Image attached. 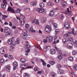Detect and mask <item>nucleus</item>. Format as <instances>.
I'll return each instance as SVG.
<instances>
[{
  "instance_id": "obj_27",
  "label": "nucleus",
  "mask_w": 77,
  "mask_h": 77,
  "mask_svg": "<svg viewBox=\"0 0 77 77\" xmlns=\"http://www.w3.org/2000/svg\"><path fill=\"white\" fill-rule=\"evenodd\" d=\"M60 18L62 20H63V18H64V16L63 15V14H61L59 16Z\"/></svg>"
},
{
  "instance_id": "obj_51",
  "label": "nucleus",
  "mask_w": 77,
  "mask_h": 77,
  "mask_svg": "<svg viewBox=\"0 0 77 77\" xmlns=\"http://www.w3.org/2000/svg\"><path fill=\"white\" fill-rule=\"evenodd\" d=\"M34 71H38V68L36 67H34Z\"/></svg>"
},
{
  "instance_id": "obj_58",
  "label": "nucleus",
  "mask_w": 77,
  "mask_h": 77,
  "mask_svg": "<svg viewBox=\"0 0 77 77\" xmlns=\"http://www.w3.org/2000/svg\"><path fill=\"white\" fill-rule=\"evenodd\" d=\"M9 26H11V27H12V22H10Z\"/></svg>"
},
{
  "instance_id": "obj_45",
  "label": "nucleus",
  "mask_w": 77,
  "mask_h": 77,
  "mask_svg": "<svg viewBox=\"0 0 77 77\" xmlns=\"http://www.w3.org/2000/svg\"><path fill=\"white\" fill-rule=\"evenodd\" d=\"M25 51L26 53H29V52L30 51V49H29V48H26L25 49Z\"/></svg>"
},
{
  "instance_id": "obj_29",
  "label": "nucleus",
  "mask_w": 77,
  "mask_h": 77,
  "mask_svg": "<svg viewBox=\"0 0 77 77\" xmlns=\"http://www.w3.org/2000/svg\"><path fill=\"white\" fill-rule=\"evenodd\" d=\"M15 42L16 44H20V39L17 38V39L16 41Z\"/></svg>"
},
{
  "instance_id": "obj_9",
  "label": "nucleus",
  "mask_w": 77,
  "mask_h": 77,
  "mask_svg": "<svg viewBox=\"0 0 77 77\" xmlns=\"http://www.w3.org/2000/svg\"><path fill=\"white\" fill-rule=\"evenodd\" d=\"M26 67V65L22 64L21 66V68H22V69H24L25 68H30V66H28L27 67Z\"/></svg>"
},
{
  "instance_id": "obj_4",
  "label": "nucleus",
  "mask_w": 77,
  "mask_h": 77,
  "mask_svg": "<svg viewBox=\"0 0 77 77\" xmlns=\"http://www.w3.org/2000/svg\"><path fill=\"white\" fill-rule=\"evenodd\" d=\"M3 2V3L1 4V6L2 8L5 9V8H6V5H7V1H6V0H4Z\"/></svg>"
},
{
  "instance_id": "obj_23",
  "label": "nucleus",
  "mask_w": 77,
  "mask_h": 77,
  "mask_svg": "<svg viewBox=\"0 0 77 77\" xmlns=\"http://www.w3.org/2000/svg\"><path fill=\"white\" fill-rule=\"evenodd\" d=\"M74 40L72 39V38L71 37H69L67 38V41H68L69 42H71L72 41L73 42V40Z\"/></svg>"
},
{
  "instance_id": "obj_30",
  "label": "nucleus",
  "mask_w": 77,
  "mask_h": 77,
  "mask_svg": "<svg viewBox=\"0 0 77 77\" xmlns=\"http://www.w3.org/2000/svg\"><path fill=\"white\" fill-rule=\"evenodd\" d=\"M46 20H47L46 19V18H44L42 19V22L43 23H45V22H46Z\"/></svg>"
},
{
  "instance_id": "obj_14",
  "label": "nucleus",
  "mask_w": 77,
  "mask_h": 77,
  "mask_svg": "<svg viewBox=\"0 0 77 77\" xmlns=\"http://www.w3.org/2000/svg\"><path fill=\"white\" fill-rule=\"evenodd\" d=\"M32 23H35L36 24H39V21L37 19H34L32 21Z\"/></svg>"
},
{
  "instance_id": "obj_26",
  "label": "nucleus",
  "mask_w": 77,
  "mask_h": 77,
  "mask_svg": "<svg viewBox=\"0 0 77 77\" xmlns=\"http://www.w3.org/2000/svg\"><path fill=\"white\" fill-rule=\"evenodd\" d=\"M2 16L3 17L2 18V20H5L6 19L5 18H8V16L5 15H3Z\"/></svg>"
},
{
  "instance_id": "obj_20",
  "label": "nucleus",
  "mask_w": 77,
  "mask_h": 77,
  "mask_svg": "<svg viewBox=\"0 0 77 77\" xmlns=\"http://www.w3.org/2000/svg\"><path fill=\"white\" fill-rule=\"evenodd\" d=\"M8 43L9 45H12L13 43H12V39H9L8 41Z\"/></svg>"
},
{
  "instance_id": "obj_38",
  "label": "nucleus",
  "mask_w": 77,
  "mask_h": 77,
  "mask_svg": "<svg viewBox=\"0 0 77 77\" xmlns=\"http://www.w3.org/2000/svg\"><path fill=\"white\" fill-rule=\"evenodd\" d=\"M31 5L32 6H35L36 5V3L32 2L31 3Z\"/></svg>"
},
{
  "instance_id": "obj_6",
  "label": "nucleus",
  "mask_w": 77,
  "mask_h": 77,
  "mask_svg": "<svg viewBox=\"0 0 77 77\" xmlns=\"http://www.w3.org/2000/svg\"><path fill=\"white\" fill-rule=\"evenodd\" d=\"M64 27L67 29H69L70 28V25L68 22H65L64 23Z\"/></svg>"
},
{
  "instance_id": "obj_25",
  "label": "nucleus",
  "mask_w": 77,
  "mask_h": 77,
  "mask_svg": "<svg viewBox=\"0 0 77 77\" xmlns=\"http://www.w3.org/2000/svg\"><path fill=\"white\" fill-rule=\"evenodd\" d=\"M49 15L51 17L53 16V15H54V12L53 11H51V12H50L49 13Z\"/></svg>"
},
{
  "instance_id": "obj_50",
  "label": "nucleus",
  "mask_w": 77,
  "mask_h": 77,
  "mask_svg": "<svg viewBox=\"0 0 77 77\" xmlns=\"http://www.w3.org/2000/svg\"><path fill=\"white\" fill-rule=\"evenodd\" d=\"M14 48L11 46L10 48V51L11 52L12 51Z\"/></svg>"
},
{
  "instance_id": "obj_18",
  "label": "nucleus",
  "mask_w": 77,
  "mask_h": 77,
  "mask_svg": "<svg viewBox=\"0 0 77 77\" xmlns=\"http://www.w3.org/2000/svg\"><path fill=\"white\" fill-rule=\"evenodd\" d=\"M55 48L57 52V54H60V53L61 52V51L59 50L58 48H57V47H55Z\"/></svg>"
},
{
  "instance_id": "obj_56",
  "label": "nucleus",
  "mask_w": 77,
  "mask_h": 77,
  "mask_svg": "<svg viewBox=\"0 0 77 77\" xmlns=\"http://www.w3.org/2000/svg\"><path fill=\"white\" fill-rule=\"evenodd\" d=\"M54 40H57V37L56 36H54Z\"/></svg>"
},
{
  "instance_id": "obj_17",
  "label": "nucleus",
  "mask_w": 77,
  "mask_h": 77,
  "mask_svg": "<svg viewBox=\"0 0 77 77\" xmlns=\"http://www.w3.org/2000/svg\"><path fill=\"white\" fill-rule=\"evenodd\" d=\"M5 31L6 33H8L9 32H10V29L8 27H6L5 29Z\"/></svg>"
},
{
  "instance_id": "obj_63",
  "label": "nucleus",
  "mask_w": 77,
  "mask_h": 77,
  "mask_svg": "<svg viewBox=\"0 0 77 77\" xmlns=\"http://www.w3.org/2000/svg\"><path fill=\"white\" fill-rule=\"evenodd\" d=\"M24 77H28V74H27L26 73L25 74V75L24 76Z\"/></svg>"
},
{
  "instance_id": "obj_40",
  "label": "nucleus",
  "mask_w": 77,
  "mask_h": 77,
  "mask_svg": "<svg viewBox=\"0 0 77 77\" xmlns=\"http://www.w3.org/2000/svg\"><path fill=\"white\" fill-rule=\"evenodd\" d=\"M63 41V43H66L67 42V40L65 38H63L62 40Z\"/></svg>"
},
{
  "instance_id": "obj_41",
  "label": "nucleus",
  "mask_w": 77,
  "mask_h": 77,
  "mask_svg": "<svg viewBox=\"0 0 77 77\" xmlns=\"http://www.w3.org/2000/svg\"><path fill=\"white\" fill-rule=\"evenodd\" d=\"M54 29H56L57 27V25L56 23H54Z\"/></svg>"
},
{
  "instance_id": "obj_64",
  "label": "nucleus",
  "mask_w": 77,
  "mask_h": 77,
  "mask_svg": "<svg viewBox=\"0 0 77 77\" xmlns=\"http://www.w3.org/2000/svg\"><path fill=\"white\" fill-rule=\"evenodd\" d=\"M8 23L7 22H5L4 23V24L5 25H8Z\"/></svg>"
},
{
  "instance_id": "obj_33",
  "label": "nucleus",
  "mask_w": 77,
  "mask_h": 77,
  "mask_svg": "<svg viewBox=\"0 0 77 77\" xmlns=\"http://www.w3.org/2000/svg\"><path fill=\"white\" fill-rule=\"evenodd\" d=\"M21 9H20L19 8H17V10L16 11V12L17 13H20V12H21Z\"/></svg>"
},
{
  "instance_id": "obj_57",
  "label": "nucleus",
  "mask_w": 77,
  "mask_h": 77,
  "mask_svg": "<svg viewBox=\"0 0 77 77\" xmlns=\"http://www.w3.org/2000/svg\"><path fill=\"white\" fill-rule=\"evenodd\" d=\"M12 29H16V26H12Z\"/></svg>"
},
{
  "instance_id": "obj_46",
  "label": "nucleus",
  "mask_w": 77,
  "mask_h": 77,
  "mask_svg": "<svg viewBox=\"0 0 77 77\" xmlns=\"http://www.w3.org/2000/svg\"><path fill=\"white\" fill-rule=\"evenodd\" d=\"M48 5L50 6H53V5H54V4L51 2H49L48 3Z\"/></svg>"
},
{
  "instance_id": "obj_59",
  "label": "nucleus",
  "mask_w": 77,
  "mask_h": 77,
  "mask_svg": "<svg viewBox=\"0 0 77 77\" xmlns=\"http://www.w3.org/2000/svg\"><path fill=\"white\" fill-rule=\"evenodd\" d=\"M36 48H38V49H41V47L40 46H37L36 47Z\"/></svg>"
},
{
  "instance_id": "obj_35",
  "label": "nucleus",
  "mask_w": 77,
  "mask_h": 77,
  "mask_svg": "<svg viewBox=\"0 0 77 77\" xmlns=\"http://www.w3.org/2000/svg\"><path fill=\"white\" fill-rule=\"evenodd\" d=\"M58 59L59 60H61L62 59V56L60 55H59L58 56Z\"/></svg>"
},
{
  "instance_id": "obj_22",
  "label": "nucleus",
  "mask_w": 77,
  "mask_h": 77,
  "mask_svg": "<svg viewBox=\"0 0 77 77\" xmlns=\"http://www.w3.org/2000/svg\"><path fill=\"white\" fill-rule=\"evenodd\" d=\"M66 5V2L65 1H63L62 3V6L63 7L65 6Z\"/></svg>"
},
{
  "instance_id": "obj_54",
  "label": "nucleus",
  "mask_w": 77,
  "mask_h": 77,
  "mask_svg": "<svg viewBox=\"0 0 77 77\" xmlns=\"http://www.w3.org/2000/svg\"><path fill=\"white\" fill-rule=\"evenodd\" d=\"M25 23V22L24 21V20H23V21H21V24L23 26L24 25V24Z\"/></svg>"
},
{
  "instance_id": "obj_47",
  "label": "nucleus",
  "mask_w": 77,
  "mask_h": 77,
  "mask_svg": "<svg viewBox=\"0 0 77 77\" xmlns=\"http://www.w3.org/2000/svg\"><path fill=\"white\" fill-rule=\"evenodd\" d=\"M60 32V30L59 29H57L56 30L55 32V35H56L58 32Z\"/></svg>"
},
{
  "instance_id": "obj_31",
  "label": "nucleus",
  "mask_w": 77,
  "mask_h": 77,
  "mask_svg": "<svg viewBox=\"0 0 77 77\" xmlns=\"http://www.w3.org/2000/svg\"><path fill=\"white\" fill-rule=\"evenodd\" d=\"M25 61H26V60L24 58H22L20 60V61L21 62H22V63H25Z\"/></svg>"
},
{
  "instance_id": "obj_21",
  "label": "nucleus",
  "mask_w": 77,
  "mask_h": 77,
  "mask_svg": "<svg viewBox=\"0 0 77 77\" xmlns=\"http://www.w3.org/2000/svg\"><path fill=\"white\" fill-rule=\"evenodd\" d=\"M73 42L74 43V45L75 47H77V41L75 40H73Z\"/></svg>"
},
{
  "instance_id": "obj_8",
  "label": "nucleus",
  "mask_w": 77,
  "mask_h": 77,
  "mask_svg": "<svg viewBox=\"0 0 77 77\" xmlns=\"http://www.w3.org/2000/svg\"><path fill=\"white\" fill-rule=\"evenodd\" d=\"M46 39L47 40H48V41L50 42L53 41V37L51 36H47Z\"/></svg>"
},
{
  "instance_id": "obj_37",
  "label": "nucleus",
  "mask_w": 77,
  "mask_h": 77,
  "mask_svg": "<svg viewBox=\"0 0 77 77\" xmlns=\"http://www.w3.org/2000/svg\"><path fill=\"white\" fill-rule=\"evenodd\" d=\"M44 6V4L43 3H41L40 4V8H43Z\"/></svg>"
},
{
  "instance_id": "obj_42",
  "label": "nucleus",
  "mask_w": 77,
  "mask_h": 77,
  "mask_svg": "<svg viewBox=\"0 0 77 77\" xmlns=\"http://www.w3.org/2000/svg\"><path fill=\"white\" fill-rule=\"evenodd\" d=\"M74 69H75V70H77V64H76L74 65Z\"/></svg>"
},
{
  "instance_id": "obj_44",
  "label": "nucleus",
  "mask_w": 77,
  "mask_h": 77,
  "mask_svg": "<svg viewBox=\"0 0 77 77\" xmlns=\"http://www.w3.org/2000/svg\"><path fill=\"white\" fill-rule=\"evenodd\" d=\"M44 51H45V53H47V51H48V49H47V47H46V46L45 47V48H44Z\"/></svg>"
},
{
  "instance_id": "obj_61",
  "label": "nucleus",
  "mask_w": 77,
  "mask_h": 77,
  "mask_svg": "<svg viewBox=\"0 0 77 77\" xmlns=\"http://www.w3.org/2000/svg\"><path fill=\"white\" fill-rule=\"evenodd\" d=\"M42 65L44 66H45L46 65V63L45 62V61L42 63Z\"/></svg>"
},
{
  "instance_id": "obj_55",
  "label": "nucleus",
  "mask_w": 77,
  "mask_h": 77,
  "mask_svg": "<svg viewBox=\"0 0 77 77\" xmlns=\"http://www.w3.org/2000/svg\"><path fill=\"white\" fill-rule=\"evenodd\" d=\"M26 48H30V45L28 44L26 45Z\"/></svg>"
},
{
  "instance_id": "obj_13",
  "label": "nucleus",
  "mask_w": 77,
  "mask_h": 77,
  "mask_svg": "<svg viewBox=\"0 0 77 77\" xmlns=\"http://www.w3.org/2000/svg\"><path fill=\"white\" fill-rule=\"evenodd\" d=\"M63 70L62 69H58L57 71V72L59 74H63Z\"/></svg>"
},
{
  "instance_id": "obj_28",
  "label": "nucleus",
  "mask_w": 77,
  "mask_h": 77,
  "mask_svg": "<svg viewBox=\"0 0 77 77\" xmlns=\"http://www.w3.org/2000/svg\"><path fill=\"white\" fill-rule=\"evenodd\" d=\"M50 51L51 53L53 54H54V53H55V52H56V51H55L54 49H52Z\"/></svg>"
},
{
  "instance_id": "obj_3",
  "label": "nucleus",
  "mask_w": 77,
  "mask_h": 77,
  "mask_svg": "<svg viewBox=\"0 0 77 77\" xmlns=\"http://www.w3.org/2000/svg\"><path fill=\"white\" fill-rule=\"evenodd\" d=\"M45 30L46 32L50 33L51 31V27L50 26L47 25L46 26Z\"/></svg>"
},
{
  "instance_id": "obj_62",
  "label": "nucleus",
  "mask_w": 77,
  "mask_h": 77,
  "mask_svg": "<svg viewBox=\"0 0 77 77\" xmlns=\"http://www.w3.org/2000/svg\"><path fill=\"white\" fill-rule=\"evenodd\" d=\"M49 24H50L51 25H52V24H53V21H51L49 22Z\"/></svg>"
},
{
  "instance_id": "obj_10",
  "label": "nucleus",
  "mask_w": 77,
  "mask_h": 77,
  "mask_svg": "<svg viewBox=\"0 0 77 77\" xmlns=\"http://www.w3.org/2000/svg\"><path fill=\"white\" fill-rule=\"evenodd\" d=\"M10 68H11V66L10 65H8L5 66V69L8 72L10 71Z\"/></svg>"
},
{
  "instance_id": "obj_1",
  "label": "nucleus",
  "mask_w": 77,
  "mask_h": 77,
  "mask_svg": "<svg viewBox=\"0 0 77 77\" xmlns=\"http://www.w3.org/2000/svg\"><path fill=\"white\" fill-rule=\"evenodd\" d=\"M27 31L26 30L24 29L23 31V38L24 39H30L31 36L30 35H27Z\"/></svg>"
},
{
  "instance_id": "obj_2",
  "label": "nucleus",
  "mask_w": 77,
  "mask_h": 77,
  "mask_svg": "<svg viewBox=\"0 0 77 77\" xmlns=\"http://www.w3.org/2000/svg\"><path fill=\"white\" fill-rule=\"evenodd\" d=\"M73 33L74 35H76V33H74V29H72V32H69L67 34H66L64 35L63 38L64 39H66L68 37V35L69 34H71V33Z\"/></svg>"
},
{
  "instance_id": "obj_39",
  "label": "nucleus",
  "mask_w": 77,
  "mask_h": 77,
  "mask_svg": "<svg viewBox=\"0 0 77 77\" xmlns=\"http://www.w3.org/2000/svg\"><path fill=\"white\" fill-rule=\"evenodd\" d=\"M30 32H35V31L34 30H33V27H31L30 28Z\"/></svg>"
},
{
  "instance_id": "obj_60",
  "label": "nucleus",
  "mask_w": 77,
  "mask_h": 77,
  "mask_svg": "<svg viewBox=\"0 0 77 77\" xmlns=\"http://www.w3.org/2000/svg\"><path fill=\"white\" fill-rule=\"evenodd\" d=\"M43 41L44 43H47V40L45 39H44Z\"/></svg>"
},
{
  "instance_id": "obj_34",
  "label": "nucleus",
  "mask_w": 77,
  "mask_h": 77,
  "mask_svg": "<svg viewBox=\"0 0 77 77\" xmlns=\"http://www.w3.org/2000/svg\"><path fill=\"white\" fill-rule=\"evenodd\" d=\"M51 74L52 75V77H55V76H56V73L54 72H51Z\"/></svg>"
},
{
  "instance_id": "obj_16",
  "label": "nucleus",
  "mask_w": 77,
  "mask_h": 77,
  "mask_svg": "<svg viewBox=\"0 0 77 77\" xmlns=\"http://www.w3.org/2000/svg\"><path fill=\"white\" fill-rule=\"evenodd\" d=\"M67 11L66 13H65L66 14V15H68L69 16H70L71 15V11H69V8H67Z\"/></svg>"
},
{
  "instance_id": "obj_52",
  "label": "nucleus",
  "mask_w": 77,
  "mask_h": 77,
  "mask_svg": "<svg viewBox=\"0 0 77 77\" xmlns=\"http://www.w3.org/2000/svg\"><path fill=\"white\" fill-rule=\"evenodd\" d=\"M25 27L26 28H28L29 27V25L28 24H26L25 25Z\"/></svg>"
},
{
  "instance_id": "obj_11",
  "label": "nucleus",
  "mask_w": 77,
  "mask_h": 77,
  "mask_svg": "<svg viewBox=\"0 0 77 77\" xmlns=\"http://www.w3.org/2000/svg\"><path fill=\"white\" fill-rule=\"evenodd\" d=\"M68 54L67 52H66L65 51H61L60 54H62L63 56H66Z\"/></svg>"
},
{
  "instance_id": "obj_32",
  "label": "nucleus",
  "mask_w": 77,
  "mask_h": 77,
  "mask_svg": "<svg viewBox=\"0 0 77 77\" xmlns=\"http://www.w3.org/2000/svg\"><path fill=\"white\" fill-rule=\"evenodd\" d=\"M56 66H57V68H58V69H59V68H61V67L62 66H61V65H60V64H57Z\"/></svg>"
},
{
  "instance_id": "obj_49",
  "label": "nucleus",
  "mask_w": 77,
  "mask_h": 77,
  "mask_svg": "<svg viewBox=\"0 0 77 77\" xmlns=\"http://www.w3.org/2000/svg\"><path fill=\"white\" fill-rule=\"evenodd\" d=\"M77 53V51H73L72 54L73 55H74V54H76Z\"/></svg>"
},
{
  "instance_id": "obj_15",
  "label": "nucleus",
  "mask_w": 77,
  "mask_h": 77,
  "mask_svg": "<svg viewBox=\"0 0 77 77\" xmlns=\"http://www.w3.org/2000/svg\"><path fill=\"white\" fill-rule=\"evenodd\" d=\"M67 47L69 48H71L72 47V44L69 43L67 44Z\"/></svg>"
},
{
  "instance_id": "obj_53",
  "label": "nucleus",
  "mask_w": 77,
  "mask_h": 77,
  "mask_svg": "<svg viewBox=\"0 0 77 77\" xmlns=\"http://www.w3.org/2000/svg\"><path fill=\"white\" fill-rule=\"evenodd\" d=\"M46 47L47 48L48 50H50V49H51V47H50V46H46Z\"/></svg>"
},
{
  "instance_id": "obj_19",
  "label": "nucleus",
  "mask_w": 77,
  "mask_h": 77,
  "mask_svg": "<svg viewBox=\"0 0 77 77\" xmlns=\"http://www.w3.org/2000/svg\"><path fill=\"white\" fill-rule=\"evenodd\" d=\"M0 53H1V54H4L5 53V50H4V48H2L0 49Z\"/></svg>"
},
{
  "instance_id": "obj_12",
  "label": "nucleus",
  "mask_w": 77,
  "mask_h": 77,
  "mask_svg": "<svg viewBox=\"0 0 77 77\" xmlns=\"http://www.w3.org/2000/svg\"><path fill=\"white\" fill-rule=\"evenodd\" d=\"M8 11H11V12L12 13H13V14L15 13V11H14V10L12 8L9 7L8 8Z\"/></svg>"
},
{
  "instance_id": "obj_48",
  "label": "nucleus",
  "mask_w": 77,
  "mask_h": 77,
  "mask_svg": "<svg viewBox=\"0 0 77 77\" xmlns=\"http://www.w3.org/2000/svg\"><path fill=\"white\" fill-rule=\"evenodd\" d=\"M49 63L51 65H54V62L53 61H51L49 62Z\"/></svg>"
},
{
  "instance_id": "obj_5",
  "label": "nucleus",
  "mask_w": 77,
  "mask_h": 77,
  "mask_svg": "<svg viewBox=\"0 0 77 77\" xmlns=\"http://www.w3.org/2000/svg\"><path fill=\"white\" fill-rule=\"evenodd\" d=\"M36 11L38 13H43L44 10L42 8H38L36 9Z\"/></svg>"
},
{
  "instance_id": "obj_36",
  "label": "nucleus",
  "mask_w": 77,
  "mask_h": 77,
  "mask_svg": "<svg viewBox=\"0 0 77 77\" xmlns=\"http://www.w3.org/2000/svg\"><path fill=\"white\" fill-rule=\"evenodd\" d=\"M69 59L70 61H73V60H74V58H73V57H69Z\"/></svg>"
},
{
  "instance_id": "obj_7",
  "label": "nucleus",
  "mask_w": 77,
  "mask_h": 77,
  "mask_svg": "<svg viewBox=\"0 0 77 77\" xmlns=\"http://www.w3.org/2000/svg\"><path fill=\"white\" fill-rule=\"evenodd\" d=\"M18 62L17 61H14L13 63V65L14 67H13V69L14 70H15L16 69H17V67L18 66Z\"/></svg>"
},
{
  "instance_id": "obj_43",
  "label": "nucleus",
  "mask_w": 77,
  "mask_h": 77,
  "mask_svg": "<svg viewBox=\"0 0 77 77\" xmlns=\"http://www.w3.org/2000/svg\"><path fill=\"white\" fill-rule=\"evenodd\" d=\"M8 57L9 58V59H14V57H13V56L11 55H8Z\"/></svg>"
},
{
  "instance_id": "obj_24",
  "label": "nucleus",
  "mask_w": 77,
  "mask_h": 77,
  "mask_svg": "<svg viewBox=\"0 0 77 77\" xmlns=\"http://www.w3.org/2000/svg\"><path fill=\"white\" fill-rule=\"evenodd\" d=\"M1 65H3L5 63V59H2L1 60Z\"/></svg>"
}]
</instances>
